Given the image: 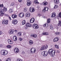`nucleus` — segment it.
Masks as SVG:
<instances>
[{
  "label": "nucleus",
  "mask_w": 61,
  "mask_h": 61,
  "mask_svg": "<svg viewBox=\"0 0 61 61\" xmlns=\"http://www.w3.org/2000/svg\"><path fill=\"white\" fill-rule=\"evenodd\" d=\"M13 40L15 41H16L17 40V37L16 36H14L13 37Z\"/></svg>",
  "instance_id": "aec40b11"
},
{
  "label": "nucleus",
  "mask_w": 61,
  "mask_h": 61,
  "mask_svg": "<svg viewBox=\"0 0 61 61\" xmlns=\"http://www.w3.org/2000/svg\"><path fill=\"white\" fill-rule=\"evenodd\" d=\"M48 4V2H46L45 1H44L42 3V5H47Z\"/></svg>",
  "instance_id": "f3484780"
},
{
  "label": "nucleus",
  "mask_w": 61,
  "mask_h": 61,
  "mask_svg": "<svg viewBox=\"0 0 61 61\" xmlns=\"http://www.w3.org/2000/svg\"><path fill=\"white\" fill-rule=\"evenodd\" d=\"M15 5V3H12L11 4V6H14Z\"/></svg>",
  "instance_id": "37998d69"
},
{
  "label": "nucleus",
  "mask_w": 61,
  "mask_h": 61,
  "mask_svg": "<svg viewBox=\"0 0 61 61\" xmlns=\"http://www.w3.org/2000/svg\"><path fill=\"white\" fill-rule=\"evenodd\" d=\"M48 52L47 51H44L42 52L41 55L43 56H46L48 55Z\"/></svg>",
  "instance_id": "f257e3e1"
},
{
  "label": "nucleus",
  "mask_w": 61,
  "mask_h": 61,
  "mask_svg": "<svg viewBox=\"0 0 61 61\" xmlns=\"http://www.w3.org/2000/svg\"><path fill=\"white\" fill-rule=\"evenodd\" d=\"M27 5L28 6H30L31 5V2L29 0H27Z\"/></svg>",
  "instance_id": "6e6552de"
},
{
  "label": "nucleus",
  "mask_w": 61,
  "mask_h": 61,
  "mask_svg": "<svg viewBox=\"0 0 61 61\" xmlns=\"http://www.w3.org/2000/svg\"><path fill=\"white\" fill-rule=\"evenodd\" d=\"M2 34V32L0 31V35Z\"/></svg>",
  "instance_id": "864d4df0"
},
{
  "label": "nucleus",
  "mask_w": 61,
  "mask_h": 61,
  "mask_svg": "<svg viewBox=\"0 0 61 61\" xmlns=\"http://www.w3.org/2000/svg\"><path fill=\"white\" fill-rule=\"evenodd\" d=\"M3 6H4L3 4L1 5V4H0V8H1V9H2V7H3Z\"/></svg>",
  "instance_id": "c9c22d12"
},
{
  "label": "nucleus",
  "mask_w": 61,
  "mask_h": 61,
  "mask_svg": "<svg viewBox=\"0 0 61 61\" xmlns=\"http://www.w3.org/2000/svg\"><path fill=\"white\" fill-rule=\"evenodd\" d=\"M33 27L34 29H38L39 27L38 25L36 24H34L33 25Z\"/></svg>",
  "instance_id": "39448f33"
},
{
  "label": "nucleus",
  "mask_w": 61,
  "mask_h": 61,
  "mask_svg": "<svg viewBox=\"0 0 61 61\" xmlns=\"http://www.w3.org/2000/svg\"><path fill=\"white\" fill-rule=\"evenodd\" d=\"M56 48H57V49H59V46H58L57 45H55V46Z\"/></svg>",
  "instance_id": "e433bc0d"
},
{
  "label": "nucleus",
  "mask_w": 61,
  "mask_h": 61,
  "mask_svg": "<svg viewBox=\"0 0 61 61\" xmlns=\"http://www.w3.org/2000/svg\"><path fill=\"white\" fill-rule=\"evenodd\" d=\"M35 21V19L34 18H32L31 20H30V22L31 23H32L34 22Z\"/></svg>",
  "instance_id": "dca6fc26"
},
{
  "label": "nucleus",
  "mask_w": 61,
  "mask_h": 61,
  "mask_svg": "<svg viewBox=\"0 0 61 61\" xmlns=\"http://www.w3.org/2000/svg\"><path fill=\"white\" fill-rule=\"evenodd\" d=\"M53 28H54L53 27V26L52 25L50 26V29H51V30H53Z\"/></svg>",
  "instance_id": "f704fd0d"
},
{
  "label": "nucleus",
  "mask_w": 61,
  "mask_h": 61,
  "mask_svg": "<svg viewBox=\"0 0 61 61\" xmlns=\"http://www.w3.org/2000/svg\"><path fill=\"white\" fill-rule=\"evenodd\" d=\"M31 36L33 37L36 38L37 37V35L36 34H35L34 35H31L30 36Z\"/></svg>",
  "instance_id": "393cba45"
},
{
  "label": "nucleus",
  "mask_w": 61,
  "mask_h": 61,
  "mask_svg": "<svg viewBox=\"0 0 61 61\" xmlns=\"http://www.w3.org/2000/svg\"><path fill=\"white\" fill-rule=\"evenodd\" d=\"M14 51L15 53H18L19 52V50L17 48H15L14 49Z\"/></svg>",
  "instance_id": "0eeeda50"
},
{
  "label": "nucleus",
  "mask_w": 61,
  "mask_h": 61,
  "mask_svg": "<svg viewBox=\"0 0 61 61\" xmlns=\"http://www.w3.org/2000/svg\"><path fill=\"white\" fill-rule=\"evenodd\" d=\"M18 35L19 36H21V33L20 32H18Z\"/></svg>",
  "instance_id": "ea45409f"
},
{
  "label": "nucleus",
  "mask_w": 61,
  "mask_h": 61,
  "mask_svg": "<svg viewBox=\"0 0 61 61\" xmlns=\"http://www.w3.org/2000/svg\"><path fill=\"white\" fill-rule=\"evenodd\" d=\"M7 48H11V46L10 45H8L7 46Z\"/></svg>",
  "instance_id": "a19ab883"
},
{
  "label": "nucleus",
  "mask_w": 61,
  "mask_h": 61,
  "mask_svg": "<svg viewBox=\"0 0 61 61\" xmlns=\"http://www.w3.org/2000/svg\"><path fill=\"white\" fill-rule=\"evenodd\" d=\"M9 12L10 14H12L13 12V9H10L9 10Z\"/></svg>",
  "instance_id": "412c9836"
},
{
  "label": "nucleus",
  "mask_w": 61,
  "mask_h": 61,
  "mask_svg": "<svg viewBox=\"0 0 61 61\" xmlns=\"http://www.w3.org/2000/svg\"><path fill=\"white\" fill-rule=\"evenodd\" d=\"M11 16L12 18H15L17 17V15L15 14H13Z\"/></svg>",
  "instance_id": "a211bd4d"
},
{
  "label": "nucleus",
  "mask_w": 61,
  "mask_h": 61,
  "mask_svg": "<svg viewBox=\"0 0 61 61\" xmlns=\"http://www.w3.org/2000/svg\"><path fill=\"white\" fill-rule=\"evenodd\" d=\"M50 22V19H49L47 20V23H49Z\"/></svg>",
  "instance_id": "4c0bfd02"
},
{
  "label": "nucleus",
  "mask_w": 61,
  "mask_h": 61,
  "mask_svg": "<svg viewBox=\"0 0 61 61\" xmlns=\"http://www.w3.org/2000/svg\"><path fill=\"white\" fill-rule=\"evenodd\" d=\"M3 10L4 11H5V12L7 11V8L5 7H4Z\"/></svg>",
  "instance_id": "2f4dec72"
},
{
  "label": "nucleus",
  "mask_w": 61,
  "mask_h": 61,
  "mask_svg": "<svg viewBox=\"0 0 61 61\" xmlns=\"http://www.w3.org/2000/svg\"><path fill=\"white\" fill-rule=\"evenodd\" d=\"M36 49L35 48H31L30 50V53L32 54H34L36 52Z\"/></svg>",
  "instance_id": "20e7f679"
},
{
  "label": "nucleus",
  "mask_w": 61,
  "mask_h": 61,
  "mask_svg": "<svg viewBox=\"0 0 61 61\" xmlns=\"http://www.w3.org/2000/svg\"><path fill=\"white\" fill-rule=\"evenodd\" d=\"M48 48V46L47 45H46L44 46H43L41 48V50H45L46 49H47Z\"/></svg>",
  "instance_id": "7ed1b4c3"
},
{
  "label": "nucleus",
  "mask_w": 61,
  "mask_h": 61,
  "mask_svg": "<svg viewBox=\"0 0 61 61\" xmlns=\"http://www.w3.org/2000/svg\"><path fill=\"white\" fill-rule=\"evenodd\" d=\"M1 14L0 15V16H3V15H4V13H1Z\"/></svg>",
  "instance_id": "a18cd8bd"
},
{
  "label": "nucleus",
  "mask_w": 61,
  "mask_h": 61,
  "mask_svg": "<svg viewBox=\"0 0 61 61\" xmlns=\"http://www.w3.org/2000/svg\"><path fill=\"white\" fill-rule=\"evenodd\" d=\"M55 34L56 35H58V34H58V33H57V32H56L55 33Z\"/></svg>",
  "instance_id": "4d7b16f0"
},
{
  "label": "nucleus",
  "mask_w": 61,
  "mask_h": 61,
  "mask_svg": "<svg viewBox=\"0 0 61 61\" xmlns=\"http://www.w3.org/2000/svg\"><path fill=\"white\" fill-rule=\"evenodd\" d=\"M30 12H33L35 11V9H34V8L32 9L31 8H30Z\"/></svg>",
  "instance_id": "6ab92c4d"
},
{
  "label": "nucleus",
  "mask_w": 61,
  "mask_h": 61,
  "mask_svg": "<svg viewBox=\"0 0 61 61\" xmlns=\"http://www.w3.org/2000/svg\"><path fill=\"white\" fill-rule=\"evenodd\" d=\"M14 33V31L13 30H10L9 32V34H12Z\"/></svg>",
  "instance_id": "a878e982"
},
{
  "label": "nucleus",
  "mask_w": 61,
  "mask_h": 61,
  "mask_svg": "<svg viewBox=\"0 0 61 61\" xmlns=\"http://www.w3.org/2000/svg\"><path fill=\"white\" fill-rule=\"evenodd\" d=\"M2 24L3 25H7L8 24V20H3L2 21Z\"/></svg>",
  "instance_id": "423d86ee"
},
{
  "label": "nucleus",
  "mask_w": 61,
  "mask_h": 61,
  "mask_svg": "<svg viewBox=\"0 0 61 61\" xmlns=\"http://www.w3.org/2000/svg\"><path fill=\"white\" fill-rule=\"evenodd\" d=\"M19 40H20V41H22V40H23V39H22V38H20L19 39Z\"/></svg>",
  "instance_id": "8fccbe9b"
},
{
  "label": "nucleus",
  "mask_w": 61,
  "mask_h": 61,
  "mask_svg": "<svg viewBox=\"0 0 61 61\" xmlns=\"http://www.w3.org/2000/svg\"><path fill=\"white\" fill-rule=\"evenodd\" d=\"M60 25V26H61V21H59L58 25Z\"/></svg>",
  "instance_id": "c03bdc74"
},
{
  "label": "nucleus",
  "mask_w": 61,
  "mask_h": 61,
  "mask_svg": "<svg viewBox=\"0 0 61 61\" xmlns=\"http://www.w3.org/2000/svg\"><path fill=\"white\" fill-rule=\"evenodd\" d=\"M59 39H58V37H56L53 40L54 42H57L58 41Z\"/></svg>",
  "instance_id": "4468645a"
},
{
  "label": "nucleus",
  "mask_w": 61,
  "mask_h": 61,
  "mask_svg": "<svg viewBox=\"0 0 61 61\" xmlns=\"http://www.w3.org/2000/svg\"><path fill=\"white\" fill-rule=\"evenodd\" d=\"M2 45H0V47H2Z\"/></svg>",
  "instance_id": "6e6d98bb"
},
{
  "label": "nucleus",
  "mask_w": 61,
  "mask_h": 61,
  "mask_svg": "<svg viewBox=\"0 0 61 61\" xmlns=\"http://www.w3.org/2000/svg\"><path fill=\"white\" fill-rule=\"evenodd\" d=\"M46 10H45V9H44L42 10V12H43L44 13H45V12H46Z\"/></svg>",
  "instance_id": "09e8293b"
},
{
  "label": "nucleus",
  "mask_w": 61,
  "mask_h": 61,
  "mask_svg": "<svg viewBox=\"0 0 61 61\" xmlns=\"http://www.w3.org/2000/svg\"><path fill=\"white\" fill-rule=\"evenodd\" d=\"M6 16H8V17H9V15H8V14H7V15H6Z\"/></svg>",
  "instance_id": "e2e57ef3"
},
{
  "label": "nucleus",
  "mask_w": 61,
  "mask_h": 61,
  "mask_svg": "<svg viewBox=\"0 0 61 61\" xmlns=\"http://www.w3.org/2000/svg\"><path fill=\"white\" fill-rule=\"evenodd\" d=\"M8 53V52L7 51H5V50H2L1 51V54L2 55H6L7 53Z\"/></svg>",
  "instance_id": "f03ea898"
},
{
  "label": "nucleus",
  "mask_w": 61,
  "mask_h": 61,
  "mask_svg": "<svg viewBox=\"0 0 61 61\" xmlns=\"http://www.w3.org/2000/svg\"><path fill=\"white\" fill-rule=\"evenodd\" d=\"M54 1L56 4H58V3L59 2V0H54Z\"/></svg>",
  "instance_id": "5701e85b"
},
{
  "label": "nucleus",
  "mask_w": 61,
  "mask_h": 61,
  "mask_svg": "<svg viewBox=\"0 0 61 61\" xmlns=\"http://www.w3.org/2000/svg\"><path fill=\"white\" fill-rule=\"evenodd\" d=\"M44 9L46 11H47L48 10V8L47 7H45L44 8Z\"/></svg>",
  "instance_id": "c756f323"
},
{
  "label": "nucleus",
  "mask_w": 61,
  "mask_h": 61,
  "mask_svg": "<svg viewBox=\"0 0 61 61\" xmlns=\"http://www.w3.org/2000/svg\"><path fill=\"white\" fill-rule=\"evenodd\" d=\"M60 5H61V4H60Z\"/></svg>",
  "instance_id": "69168bd1"
},
{
  "label": "nucleus",
  "mask_w": 61,
  "mask_h": 61,
  "mask_svg": "<svg viewBox=\"0 0 61 61\" xmlns=\"http://www.w3.org/2000/svg\"><path fill=\"white\" fill-rule=\"evenodd\" d=\"M7 15V14H4V15H5V16H6Z\"/></svg>",
  "instance_id": "0e129e2a"
},
{
  "label": "nucleus",
  "mask_w": 61,
  "mask_h": 61,
  "mask_svg": "<svg viewBox=\"0 0 61 61\" xmlns=\"http://www.w3.org/2000/svg\"><path fill=\"white\" fill-rule=\"evenodd\" d=\"M26 26L28 27H31L32 26V25L29 23H27L26 24Z\"/></svg>",
  "instance_id": "ddd939ff"
},
{
  "label": "nucleus",
  "mask_w": 61,
  "mask_h": 61,
  "mask_svg": "<svg viewBox=\"0 0 61 61\" xmlns=\"http://www.w3.org/2000/svg\"><path fill=\"white\" fill-rule=\"evenodd\" d=\"M57 52L58 53H59L60 52L59 51H58L57 50Z\"/></svg>",
  "instance_id": "bf43d9fd"
},
{
  "label": "nucleus",
  "mask_w": 61,
  "mask_h": 61,
  "mask_svg": "<svg viewBox=\"0 0 61 61\" xmlns=\"http://www.w3.org/2000/svg\"><path fill=\"white\" fill-rule=\"evenodd\" d=\"M42 35L47 36L48 35H49V33L47 32H44L43 34H42Z\"/></svg>",
  "instance_id": "cd10ccee"
},
{
  "label": "nucleus",
  "mask_w": 61,
  "mask_h": 61,
  "mask_svg": "<svg viewBox=\"0 0 61 61\" xmlns=\"http://www.w3.org/2000/svg\"><path fill=\"white\" fill-rule=\"evenodd\" d=\"M26 16L27 17H29L30 16V13H27L26 14Z\"/></svg>",
  "instance_id": "b1692460"
},
{
  "label": "nucleus",
  "mask_w": 61,
  "mask_h": 61,
  "mask_svg": "<svg viewBox=\"0 0 61 61\" xmlns=\"http://www.w3.org/2000/svg\"><path fill=\"white\" fill-rule=\"evenodd\" d=\"M12 23L14 25H16L17 23V20H14L12 21Z\"/></svg>",
  "instance_id": "1a4fd4ad"
},
{
  "label": "nucleus",
  "mask_w": 61,
  "mask_h": 61,
  "mask_svg": "<svg viewBox=\"0 0 61 61\" xmlns=\"http://www.w3.org/2000/svg\"><path fill=\"white\" fill-rule=\"evenodd\" d=\"M29 44L30 45H33L34 44V42L32 40H30L29 41Z\"/></svg>",
  "instance_id": "4be33fe9"
},
{
  "label": "nucleus",
  "mask_w": 61,
  "mask_h": 61,
  "mask_svg": "<svg viewBox=\"0 0 61 61\" xmlns=\"http://www.w3.org/2000/svg\"><path fill=\"white\" fill-rule=\"evenodd\" d=\"M53 49H50L48 51L49 55H50L51 53H52L53 52Z\"/></svg>",
  "instance_id": "f8f14e48"
},
{
  "label": "nucleus",
  "mask_w": 61,
  "mask_h": 61,
  "mask_svg": "<svg viewBox=\"0 0 61 61\" xmlns=\"http://www.w3.org/2000/svg\"><path fill=\"white\" fill-rule=\"evenodd\" d=\"M8 42L9 44H13V42L11 41L10 39H9L8 41Z\"/></svg>",
  "instance_id": "2eb2a0df"
},
{
  "label": "nucleus",
  "mask_w": 61,
  "mask_h": 61,
  "mask_svg": "<svg viewBox=\"0 0 61 61\" xmlns=\"http://www.w3.org/2000/svg\"><path fill=\"white\" fill-rule=\"evenodd\" d=\"M9 19H10V20H11V17H9Z\"/></svg>",
  "instance_id": "680f3d73"
},
{
  "label": "nucleus",
  "mask_w": 61,
  "mask_h": 61,
  "mask_svg": "<svg viewBox=\"0 0 61 61\" xmlns=\"http://www.w3.org/2000/svg\"><path fill=\"white\" fill-rule=\"evenodd\" d=\"M22 0H18V1L19 2H21Z\"/></svg>",
  "instance_id": "5fc2aeb1"
},
{
  "label": "nucleus",
  "mask_w": 61,
  "mask_h": 61,
  "mask_svg": "<svg viewBox=\"0 0 61 61\" xmlns=\"http://www.w3.org/2000/svg\"><path fill=\"white\" fill-rule=\"evenodd\" d=\"M59 16L60 17H61V12H60L59 15Z\"/></svg>",
  "instance_id": "49530a36"
},
{
  "label": "nucleus",
  "mask_w": 61,
  "mask_h": 61,
  "mask_svg": "<svg viewBox=\"0 0 61 61\" xmlns=\"http://www.w3.org/2000/svg\"><path fill=\"white\" fill-rule=\"evenodd\" d=\"M55 53H56V51H53V53H51V56H52V57H54L55 56Z\"/></svg>",
  "instance_id": "9d476101"
},
{
  "label": "nucleus",
  "mask_w": 61,
  "mask_h": 61,
  "mask_svg": "<svg viewBox=\"0 0 61 61\" xmlns=\"http://www.w3.org/2000/svg\"><path fill=\"white\" fill-rule=\"evenodd\" d=\"M57 7H58V6L57 5H55L54 7V9H55L56 8H57Z\"/></svg>",
  "instance_id": "58836bf2"
},
{
  "label": "nucleus",
  "mask_w": 61,
  "mask_h": 61,
  "mask_svg": "<svg viewBox=\"0 0 61 61\" xmlns=\"http://www.w3.org/2000/svg\"><path fill=\"white\" fill-rule=\"evenodd\" d=\"M56 13L55 12H54L52 14V16H51V17H54V16H56Z\"/></svg>",
  "instance_id": "bb28decb"
},
{
  "label": "nucleus",
  "mask_w": 61,
  "mask_h": 61,
  "mask_svg": "<svg viewBox=\"0 0 61 61\" xmlns=\"http://www.w3.org/2000/svg\"><path fill=\"white\" fill-rule=\"evenodd\" d=\"M17 61H23L22 59H17Z\"/></svg>",
  "instance_id": "79ce46f5"
},
{
  "label": "nucleus",
  "mask_w": 61,
  "mask_h": 61,
  "mask_svg": "<svg viewBox=\"0 0 61 61\" xmlns=\"http://www.w3.org/2000/svg\"><path fill=\"white\" fill-rule=\"evenodd\" d=\"M60 33H59V32L58 33V34H57L58 35H60Z\"/></svg>",
  "instance_id": "13d9d810"
},
{
  "label": "nucleus",
  "mask_w": 61,
  "mask_h": 61,
  "mask_svg": "<svg viewBox=\"0 0 61 61\" xmlns=\"http://www.w3.org/2000/svg\"><path fill=\"white\" fill-rule=\"evenodd\" d=\"M34 3H35V4H39V3L38 2V1L37 0H35L34 1Z\"/></svg>",
  "instance_id": "72a5a7b5"
},
{
  "label": "nucleus",
  "mask_w": 61,
  "mask_h": 61,
  "mask_svg": "<svg viewBox=\"0 0 61 61\" xmlns=\"http://www.w3.org/2000/svg\"><path fill=\"white\" fill-rule=\"evenodd\" d=\"M44 26L46 27H47L48 26V24H45L44 25Z\"/></svg>",
  "instance_id": "c85d7f7f"
},
{
  "label": "nucleus",
  "mask_w": 61,
  "mask_h": 61,
  "mask_svg": "<svg viewBox=\"0 0 61 61\" xmlns=\"http://www.w3.org/2000/svg\"><path fill=\"white\" fill-rule=\"evenodd\" d=\"M11 61V60H10V58H8L6 60V61Z\"/></svg>",
  "instance_id": "de8ad7c7"
},
{
  "label": "nucleus",
  "mask_w": 61,
  "mask_h": 61,
  "mask_svg": "<svg viewBox=\"0 0 61 61\" xmlns=\"http://www.w3.org/2000/svg\"><path fill=\"white\" fill-rule=\"evenodd\" d=\"M25 24V20H23L22 21V25H24Z\"/></svg>",
  "instance_id": "7c9ffc66"
},
{
  "label": "nucleus",
  "mask_w": 61,
  "mask_h": 61,
  "mask_svg": "<svg viewBox=\"0 0 61 61\" xmlns=\"http://www.w3.org/2000/svg\"><path fill=\"white\" fill-rule=\"evenodd\" d=\"M27 28H28V27L26 26L25 28V29H27Z\"/></svg>",
  "instance_id": "603ef678"
},
{
  "label": "nucleus",
  "mask_w": 61,
  "mask_h": 61,
  "mask_svg": "<svg viewBox=\"0 0 61 61\" xmlns=\"http://www.w3.org/2000/svg\"><path fill=\"white\" fill-rule=\"evenodd\" d=\"M4 11L3 10H0V13H4Z\"/></svg>",
  "instance_id": "473e14b6"
},
{
  "label": "nucleus",
  "mask_w": 61,
  "mask_h": 61,
  "mask_svg": "<svg viewBox=\"0 0 61 61\" xmlns=\"http://www.w3.org/2000/svg\"><path fill=\"white\" fill-rule=\"evenodd\" d=\"M24 12H26V8H25V9H24Z\"/></svg>",
  "instance_id": "3c124183"
},
{
  "label": "nucleus",
  "mask_w": 61,
  "mask_h": 61,
  "mask_svg": "<svg viewBox=\"0 0 61 61\" xmlns=\"http://www.w3.org/2000/svg\"><path fill=\"white\" fill-rule=\"evenodd\" d=\"M19 15L20 17H23L24 16V14L23 13H20L19 14Z\"/></svg>",
  "instance_id": "9b49d317"
},
{
  "label": "nucleus",
  "mask_w": 61,
  "mask_h": 61,
  "mask_svg": "<svg viewBox=\"0 0 61 61\" xmlns=\"http://www.w3.org/2000/svg\"><path fill=\"white\" fill-rule=\"evenodd\" d=\"M17 30H14V32H15V33H16L17 32Z\"/></svg>",
  "instance_id": "052dcab7"
}]
</instances>
